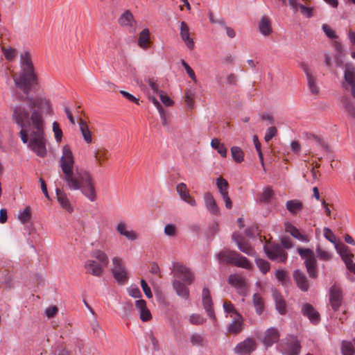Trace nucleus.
Returning a JSON list of instances; mask_svg holds the SVG:
<instances>
[{
    "label": "nucleus",
    "mask_w": 355,
    "mask_h": 355,
    "mask_svg": "<svg viewBox=\"0 0 355 355\" xmlns=\"http://www.w3.org/2000/svg\"><path fill=\"white\" fill-rule=\"evenodd\" d=\"M68 189L80 190L90 202L97 198L95 181L91 173L75 164L73 153L68 148Z\"/></svg>",
    "instance_id": "nucleus-1"
},
{
    "label": "nucleus",
    "mask_w": 355,
    "mask_h": 355,
    "mask_svg": "<svg viewBox=\"0 0 355 355\" xmlns=\"http://www.w3.org/2000/svg\"><path fill=\"white\" fill-rule=\"evenodd\" d=\"M17 99L27 102L25 105L28 109L29 120L32 122L35 130L31 132L32 139H38L44 137V121L42 114L45 111L46 114H53L51 103L49 100L42 97L24 98L20 93H16Z\"/></svg>",
    "instance_id": "nucleus-2"
},
{
    "label": "nucleus",
    "mask_w": 355,
    "mask_h": 355,
    "mask_svg": "<svg viewBox=\"0 0 355 355\" xmlns=\"http://www.w3.org/2000/svg\"><path fill=\"white\" fill-rule=\"evenodd\" d=\"M21 64L24 66L22 73L19 78H14L15 84L17 88L23 92L24 98L33 97L30 96L32 89H35L38 86V78L35 72L34 66L31 60V53L26 51L21 56Z\"/></svg>",
    "instance_id": "nucleus-3"
},
{
    "label": "nucleus",
    "mask_w": 355,
    "mask_h": 355,
    "mask_svg": "<svg viewBox=\"0 0 355 355\" xmlns=\"http://www.w3.org/2000/svg\"><path fill=\"white\" fill-rule=\"evenodd\" d=\"M91 257L92 259L87 260L84 264L86 272L93 276L101 277L109 263L107 255L101 250H95L92 252Z\"/></svg>",
    "instance_id": "nucleus-4"
},
{
    "label": "nucleus",
    "mask_w": 355,
    "mask_h": 355,
    "mask_svg": "<svg viewBox=\"0 0 355 355\" xmlns=\"http://www.w3.org/2000/svg\"><path fill=\"white\" fill-rule=\"evenodd\" d=\"M12 119L21 128L20 138L24 144H28V129L31 126L28 109L25 105H18L13 107Z\"/></svg>",
    "instance_id": "nucleus-5"
},
{
    "label": "nucleus",
    "mask_w": 355,
    "mask_h": 355,
    "mask_svg": "<svg viewBox=\"0 0 355 355\" xmlns=\"http://www.w3.org/2000/svg\"><path fill=\"white\" fill-rule=\"evenodd\" d=\"M217 259L220 263L233 264L237 267L250 269L252 264L249 260L236 251L223 250L217 254Z\"/></svg>",
    "instance_id": "nucleus-6"
},
{
    "label": "nucleus",
    "mask_w": 355,
    "mask_h": 355,
    "mask_svg": "<svg viewBox=\"0 0 355 355\" xmlns=\"http://www.w3.org/2000/svg\"><path fill=\"white\" fill-rule=\"evenodd\" d=\"M297 250L301 258L304 260V264L309 277L316 278L318 277L317 260L313 251L309 248H298Z\"/></svg>",
    "instance_id": "nucleus-7"
},
{
    "label": "nucleus",
    "mask_w": 355,
    "mask_h": 355,
    "mask_svg": "<svg viewBox=\"0 0 355 355\" xmlns=\"http://www.w3.org/2000/svg\"><path fill=\"white\" fill-rule=\"evenodd\" d=\"M268 257L275 261L284 263L287 260L288 254L278 243H267L263 247Z\"/></svg>",
    "instance_id": "nucleus-8"
},
{
    "label": "nucleus",
    "mask_w": 355,
    "mask_h": 355,
    "mask_svg": "<svg viewBox=\"0 0 355 355\" xmlns=\"http://www.w3.org/2000/svg\"><path fill=\"white\" fill-rule=\"evenodd\" d=\"M112 272L114 279L119 284H125L128 279V272L121 258L115 257L112 259Z\"/></svg>",
    "instance_id": "nucleus-9"
},
{
    "label": "nucleus",
    "mask_w": 355,
    "mask_h": 355,
    "mask_svg": "<svg viewBox=\"0 0 355 355\" xmlns=\"http://www.w3.org/2000/svg\"><path fill=\"white\" fill-rule=\"evenodd\" d=\"M172 272L174 277L181 279L186 284H191L194 280V275L186 266L175 263L173 266Z\"/></svg>",
    "instance_id": "nucleus-10"
},
{
    "label": "nucleus",
    "mask_w": 355,
    "mask_h": 355,
    "mask_svg": "<svg viewBox=\"0 0 355 355\" xmlns=\"http://www.w3.org/2000/svg\"><path fill=\"white\" fill-rule=\"evenodd\" d=\"M282 351L284 355H297L301 345L295 336H288L281 344Z\"/></svg>",
    "instance_id": "nucleus-11"
},
{
    "label": "nucleus",
    "mask_w": 355,
    "mask_h": 355,
    "mask_svg": "<svg viewBox=\"0 0 355 355\" xmlns=\"http://www.w3.org/2000/svg\"><path fill=\"white\" fill-rule=\"evenodd\" d=\"M343 300V290L340 286L334 284L329 289V301L334 311L339 310Z\"/></svg>",
    "instance_id": "nucleus-12"
},
{
    "label": "nucleus",
    "mask_w": 355,
    "mask_h": 355,
    "mask_svg": "<svg viewBox=\"0 0 355 355\" xmlns=\"http://www.w3.org/2000/svg\"><path fill=\"white\" fill-rule=\"evenodd\" d=\"M46 140L44 137L38 139H31L28 147L37 156L44 157L47 154L46 148Z\"/></svg>",
    "instance_id": "nucleus-13"
},
{
    "label": "nucleus",
    "mask_w": 355,
    "mask_h": 355,
    "mask_svg": "<svg viewBox=\"0 0 355 355\" xmlns=\"http://www.w3.org/2000/svg\"><path fill=\"white\" fill-rule=\"evenodd\" d=\"M345 82L343 87L345 89L350 88L351 94L355 98V67L347 65L344 71Z\"/></svg>",
    "instance_id": "nucleus-14"
},
{
    "label": "nucleus",
    "mask_w": 355,
    "mask_h": 355,
    "mask_svg": "<svg viewBox=\"0 0 355 355\" xmlns=\"http://www.w3.org/2000/svg\"><path fill=\"white\" fill-rule=\"evenodd\" d=\"M92 157L96 165L101 167L109 159L110 153L105 147L98 146L92 151Z\"/></svg>",
    "instance_id": "nucleus-15"
},
{
    "label": "nucleus",
    "mask_w": 355,
    "mask_h": 355,
    "mask_svg": "<svg viewBox=\"0 0 355 355\" xmlns=\"http://www.w3.org/2000/svg\"><path fill=\"white\" fill-rule=\"evenodd\" d=\"M257 347L255 340L253 338H247L239 343L234 348V352L239 355H247L253 352Z\"/></svg>",
    "instance_id": "nucleus-16"
},
{
    "label": "nucleus",
    "mask_w": 355,
    "mask_h": 355,
    "mask_svg": "<svg viewBox=\"0 0 355 355\" xmlns=\"http://www.w3.org/2000/svg\"><path fill=\"white\" fill-rule=\"evenodd\" d=\"M232 239L236 243L238 248L248 256H254L255 250L245 239L239 234L234 233Z\"/></svg>",
    "instance_id": "nucleus-17"
},
{
    "label": "nucleus",
    "mask_w": 355,
    "mask_h": 355,
    "mask_svg": "<svg viewBox=\"0 0 355 355\" xmlns=\"http://www.w3.org/2000/svg\"><path fill=\"white\" fill-rule=\"evenodd\" d=\"M203 198L207 210L213 215H219L220 209L213 195L210 192H206Z\"/></svg>",
    "instance_id": "nucleus-18"
},
{
    "label": "nucleus",
    "mask_w": 355,
    "mask_h": 355,
    "mask_svg": "<svg viewBox=\"0 0 355 355\" xmlns=\"http://www.w3.org/2000/svg\"><path fill=\"white\" fill-rule=\"evenodd\" d=\"M279 339V333L278 330L274 327H271L266 331L263 342L264 345L268 347L278 342Z\"/></svg>",
    "instance_id": "nucleus-19"
},
{
    "label": "nucleus",
    "mask_w": 355,
    "mask_h": 355,
    "mask_svg": "<svg viewBox=\"0 0 355 355\" xmlns=\"http://www.w3.org/2000/svg\"><path fill=\"white\" fill-rule=\"evenodd\" d=\"M180 37L185 43L186 46L189 49H193L194 42L192 38L190 37L189 28L185 21H181L180 23Z\"/></svg>",
    "instance_id": "nucleus-20"
},
{
    "label": "nucleus",
    "mask_w": 355,
    "mask_h": 355,
    "mask_svg": "<svg viewBox=\"0 0 355 355\" xmlns=\"http://www.w3.org/2000/svg\"><path fill=\"white\" fill-rule=\"evenodd\" d=\"M135 307L138 310L140 315V319L143 322L149 321L152 318L150 311L147 308L146 302L144 300H136Z\"/></svg>",
    "instance_id": "nucleus-21"
},
{
    "label": "nucleus",
    "mask_w": 355,
    "mask_h": 355,
    "mask_svg": "<svg viewBox=\"0 0 355 355\" xmlns=\"http://www.w3.org/2000/svg\"><path fill=\"white\" fill-rule=\"evenodd\" d=\"M176 190L182 200L191 206H196L195 199L190 196L187 185L184 183H180L176 187Z\"/></svg>",
    "instance_id": "nucleus-22"
},
{
    "label": "nucleus",
    "mask_w": 355,
    "mask_h": 355,
    "mask_svg": "<svg viewBox=\"0 0 355 355\" xmlns=\"http://www.w3.org/2000/svg\"><path fill=\"white\" fill-rule=\"evenodd\" d=\"M302 312L312 323L316 324L319 322L320 314L310 304H304L302 306Z\"/></svg>",
    "instance_id": "nucleus-23"
},
{
    "label": "nucleus",
    "mask_w": 355,
    "mask_h": 355,
    "mask_svg": "<svg viewBox=\"0 0 355 355\" xmlns=\"http://www.w3.org/2000/svg\"><path fill=\"white\" fill-rule=\"evenodd\" d=\"M202 303L208 315L211 318H214L215 315L213 310L212 300L209 291L207 288H204L202 290Z\"/></svg>",
    "instance_id": "nucleus-24"
},
{
    "label": "nucleus",
    "mask_w": 355,
    "mask_h": 355,
    "mask_svg": "<svg viewBox=\"0 0 355 355\" xmlns=\"http://www.w3.org/2000/svg\"><path fill=\"white\" fill-rule=\"evenodd\" d=\"M302 69L306 76L309 88L313 94L319 93V87L316 83V78L311 73L307 66L303 65Z\"/></svg>",
    "instance_id": "nucleus-25"
},
{
    "label": "nucleus",
    "mask_w": 355,
    "mask_h": 355,
    "mask_svg": "<svg viewBox=\"0 0 355 355\" xmlns=\"http://www.w3.org/2000/svg\"><path fill=\"white\" fill-rule=\"evenodd\" d=\"M173 287L177 295L185 300L189 297V289L186 286L185 283L182 282L180 279H174L173 282Z\"/></svg>",
    "instance_id": "nucleus-26"
},
{
    "label": "nucleus",
    "mask_w": 355,
    "mask_h": 355,
    "mask_svg": "<svg viewBox=\"0 0 355 355\" xmlns=\"http://www.w3.org/2000/svg\"><path fill=\"white\" fill-rule=\"evenodd\" d=\"M285 230L286 232L291 234V235H292L294 238L302 242L308 243L310 241V239L308 236L301 234L300 230L291 223L285 224Z\"/></svg>",
    "instance_id": "nucleus-27"
},
{
    "label": "nucleus",
    "mask_w": 355,
    "mask_h": 355,
    "mask_svg": "<svg viewBox=\"0 0 355 355\" xmlns=\"http://www.w3.org/2000/svg\"><path fill=\"white\" fill-rule=\"evenodd\" d=\"M293 278L295 280L297 286L303 291L309 289V282L306 275L299 270L294 271Z\"/></svg>",
    "instance_id": "nucleus-28"
},
{
    "label": "nucleus",
    "mask_w": 355,
    "mask_h": 355,
    "mask_svg": "<svg viewBox=\"0 0 355 355\" xmlns=\"http://www.w3.org/2000/svg\"><path fill=\"white\" fill-rule=\"evenodd\" d=\"M116 229L121 235L125 236L128 240L135 241L138 239L137 234L133 230H128L126 224L123 221L119 223Z\"/></svg>",
    "instance_id": "nucleus-29"
},
{
    "label": "nucleus",
    "mask_w": 355,
    "mask_h": 355,
    "mask_svg": "<svg viewBox=\"0 0 355 355\" xmlns=\"http://www.w3.org/2000/svg\"><path fill=\"white\" fill-rule=\"evenodd\" d=\"M258 26L260 33L264 36L270 35L272 31L271 20L267 16L261 17Z\"/></svg>",
    "instance_id": "nucleus-30"
},
{
    "label": "nucleus",
    "mask_w": 355,
    "mask_h": 355,
    "mask_svg": "<svg viewBox=\"0 0 355 355\" xmlns=\"http://www.w3.org/2000/svg\"><path fill=\"white\" fill-rule=\"evenodd\" d=\"M286 207L291 214L296 215L302 210L304 205L299 200H291L286 202Z\"/></svg>",
    "instance_id": "nucleus-31"
},
{
    "label": "nucleus",
    "mask_w": 355,
    "mask_h": 355,
    "mask_svg": "<svg viewBox=\"0 0 355 355\" xmlns=\"http://www.w3.org/2000/svg\"><path fill=\"white\" fill-rule=\"evenodd\" d=\"M60 187L57 182H55V194L58 202L60 204L61 207L67 209V194L64 190V185H61V182L58 183Z\"/></svg>",
    "instance_id": "nucleus-32"
},
{
    "label": "nucleus",
    "mask_w": 355,
    "mask_h": 355,
    "mask_svg": "<svg viewBox=\"0 0 355 355\" xmlns=\"http://www.w3.org/2000/svg\"><path fill=\"white\" fill-rule=\"evenodd\" d=\"M229 284L237 289H244L245 287V279L239 275H230L228 278Z\"/></svg>",
    "instance_id": "nucleus-33"
},
{
    "label": "nucleus",
    "mask_w": 355,
    "mask_h": 355,
    "mask_svg": "<svg viewBox=\"0 0 355 355\" xmlns=\"http://www.w3.org/2000/svg\"><path fill=\"white\" fill-rule=\"evenodd\" d=\"M138 45L143 49H146L150 46V31L148 28H144L139 34L138 38Z\"/></svg>",
    "instance_id": "nucleus-34"
},
{
    "label": "nucleus",
    "mask_w": 355,
    "mask_h": 355,
    "mask_svg": "<svg viewBox=\"0 0 355 355\" xmlns=\"http://www.w3.org/2000/svg\"><path fill=\"white\" fill-rule=\"evenodd\" d=\"M252 302L255 309L256 313L261 315L264 311V301L263 297L259 293L253 295Z\"/></svg>",
    "instance_id": "nucleus-35"
},
{
    "label": "nucleus",
    "mask_w": 355,
    "mask_h": 355,
    "mask_svg": "<svg viewBox=\"0 0 355 355\" xmlns=\"http://www.w3.org/2000/svg\"><path fill=\"white\" fill-rule=\"evenodd\" d=\"M79 130L83 135L85 141L87 144L92 143V132L85 121H80Z\"/></svg>",
    "instance_id": "nucleus-36"
},
{
    "label": "nucleus",
    "mask_w": 355,
    "mask_h": 355,
    "mask_svg": "<svg viewBox=\"0 0 355 355\" xmlns=\"http://www.w3.org/2000/svg\"><path fill=\"white\" fill-rule=\"evenodd\" d=\"M339 253L347 266L353 262L352 258L354 254L350 252L349 248L347 246L345 245H342L339 249Z\"/></svg>",
    "instance_id": "nucleus-37"
},
{
    "label": "nucleus",
    "mask_w": 355,
    "mask_h": 355,
    "mask_svg": "<svg viewBox=\"0 0 355 355\" xmlns=\"http://www.w3.org/2000/svg\"><path fill=\"white\" fill-rule=\"evenodd\" d=\"M306 137L307 139L311 140L315 144L320 145L327 152L329 151V146L327 142L324 141L320 136L315 135L312 133H306Z\"/></svg>",
    "instance_id": "nucleus-38"
},
{
    "label": "nucleus",
    "mask_w": 355,
    "mask_h": 355,
    "mask_svg": "<svg viewBox=\"0 0 355 355\" xmlns=\"http://www.w3.org/2000/svg\"><path fill=\"white\" fill-rule=\"evenodd\" d=\"M211 146L215 149L217 150L218 153L223 157H227V148L223 144H221L220 142V140L214 138L211 141Z\"/></svg>",
    "instance_id": "nucleus-39"
},
{
    "label": "nucleus",
    "mask_w": 355,
    "mask_h": 355,
    "mask_svg": "<svg viewBox=\"0 0 355 355\" xmlns=\"http://www.w3.org/2000/svg\"><path fill=\"white\" fill-rule=\"evenodd\" d=\"M119 23L121 26H132L134 23L133 15L130 11H125L119 18Z\"/></svg>",
    "instance_id": "nucleus-40"
},
{
    "label": "nucleus",
    "mask_w": 355,
    "mask_h": 355,
    "mask_svg": "<svg viewBox=\"0 0 355 355\" xmlns=\"http://www.w3.org/2000/svg\"><path fill=\"white\" fill-rule=\"evenodd\" d=\"M60 167L62 171L61 178L64 182H67V144L62 147V155L60 159Z\"/></svg>",
    "instance_id": "nucleus-41"
},
{
    "label": "nucleus",
    "mask_w": 355,
    "mask_h": 355,
    "mask_svg": "<svg viewBox=\"0 0 355 355\" xmlns=\"http://www.w3.org/2000/svg\"><path fill=\"white\" fill-rule=\"evenodd\" d=\"M216 185L221 196L228 194L229 184L227 181L222 177L216 179Z\"/></svg>",
    "instance_id": "nucleus-42"
},
{
    "label": "nucleus",
    "mask_w": 355,
    "mask_h": 355,
    "mask_svg": "<svg viewBox=\"0 0 355 355\" xmlns=\"http://www.w3.org/2000/svg\"><path fill=\"white\" fill-rule=\"evenodd\" d=\"M342 104L344 106L348 114L353 118H355V105L348 98H343L342 99Z\"/></svg>",
    "instance_id": "nucleus-43"
},
{
    "label": "nucleus",
    "mask_w": 355,
    "mask_h": 355,
    "mask_svg": "<svg viewBox=\"0 0 355 355\" xmlns=\"http://www.w3.org/2000/svg\"><path fill=\"white\" fill-rule=\"evenodd\" d=\"M242 329V320L241 317H234V321L229 325L228 331L232 334H238Z\"/></svg>",
    "instance_id": "nucleus-44"
},
{
    "label": "nucleus",
    "mask_w": 355,
    "mask_h": 355,
    "mask_svg": "<svg viewBox=\"0 0 355 355\" xmlns=\"http://www.w3.org/2000/svg\"><path fill=\"white\" fill-rule=\"evenodd\" d=\"M231 154L236 162L241 163L243 161L244 153L240 147L232 146L231 148Z\"/></svg>",
    "instance_id": "nucleus-45"
},
{
    "label": "nucleus",
    "mask_w": 355,
    "mask_h": 355,
    "mask_svg": "<svg viewBox=\"0 0 355 355\" xmlns=\"http://www.w3.org/2000/svg\"><path fill=\"white\" fill-rule=\"evenodd\" d=\"M275 301L276 309L280 314H284L286 313V302L283 297L279 295L275 296Z\"/></svg>",
    "instance_id": "nucleus-46"
},
{
    "label": "nucleus",
    "mask_w": 355,
    "mask_h": 355,
    "mask_svg": "<svg viewBox=\"0 0 355 355\" xmlns=\"http://www.w3.org/2000/svg\"><path fill=\"white\" fill-rule=\"evenodd\" d=\"M195 92L191 89H186L184 92V102L189 108L193 109L194 103Z\"/></svg>",
    "instance_id": "nucleus-47"
},
{
    "label": "nucleus",
    "mask_w": 355,
    "mask_h": 355,
    "mask_svg": "<svg viewBox=\"0 0 355 355\" xmlns=\"http://www.w3.org/2000/svg\"><path fill=\"white\" fill-rule=\"evenodd\" d=\"M31 209L29 206H27L19 213V218L23 224H26L31 220Z\"/></svg>",
    "instance_id": "nucleus-48"
},
{
    "label": "nucleus",
    "mask_w": 355,
    "mask_h": 355,
    "mask_svg": "<svg viewBox=\"0 0 355 355\" xmlns=\"http://www.w3.org/2000/svg\"><path fill=\"white\" fill-rule=\"evenodd\" d=\"M341 351L343 355H354L355 352L353 344L351 342L348 341L343 342Z\"/></svg>",
    "instance_id": "nucleus-49"
},
{
    "label": "nucleus",
    "mask_w": 355,
    "mask_h": 355,
    "mask_svg": "<svg viewBox=\"0 0 355 355\" xmlns=\"http://www.w3.org/2000/svg\"><path fill=\"white\" fill-rule=\"evenodd\" d=\"M223 307L225 309V311L229 314H230L231 317H237L241 318V315L238 313L236 310L235 309L234 305L230 302H225L223 304Z\"/></svg>",
    "instance_id": "nucleus-50"
},
{
    "label": "nucleus",
    "mask_w": 355,
    "mask_h": 355,
    "mask_svg": "<svg viewBox=\"0 0 355 355\" xmlns=\"http://www.w3.org/2000/svg\"><path fill=\"white\" fill-rule=\"evenodd\" d=\"M255 262L259 270L263 273H267L270 270V263L263 259L257 258Z\"/></svg>",
    "instance_id": "nucleus-51"
},
{
    "label": "nucleus",
    "mask_w": 355,
    "mask_h": 355,
    "mask_svg": "<svg viewBox=\"0 0 355 355\" xmlns=\"http://www.w3.org/2000/svg\"><path fill=\"white\" fill-rule=\"evenodd\" d=\"M273 196V191L270 187L266 188L261 193L259 200L263 202H268Z\"/></svg>",
    "instance_id": "nucleus-52"
},
{
    "label": "nucleus",
    "mask_w": 355,
    "mask_h": 355,
    "mask_svg": "<svg viewBox=\"0 0 355 355\" xmlns=\"http://www.w3.org/2000/svg\"><path fill=\"white\" fill-rule=\"evenodd\" d=\"M53 130L55 135V139L56 141H61L63 134L59 123L56 121L53 123Z\"/></svg>",
    "instance_id": "nucleus-53"
},
{
    "label": "nucleus",
    "mask_w": 355,
    "mask_h": 355,
    "mask_svg": "<svg viewBox=\"0 0 355 355\" xmlns=\"http://www.w3.org/2000/svg\"><path fill=\"white\" fill-rule=\"evenodd\" d=\"M68 119L70 121V123L75 126L76 124L80 127V121H85L80 116H79L78 113L76 114H73L72 113L68 111Z\"/></svg>",
    "instance_id": "nucleus-54"
},
{
    "label": "nucleus",
    "mask_w": 355,
    "mask_h": 355,
    "mask_svg": "<svg viewBox=\"0 0 355 355\" xmlns=\"http://www.w3.org/2000/svg\"><path fill=\"white\" fill-rule=\"evenodd\" d=\"M277 130L275 126L268 128L266 130V134L264 136L265 141L266 142H268L277 135Z\"/></svg>",
    "instance_id": "nucleus-55"
},
{
    "label": "nucleus",
    "mask_w": 355,
    "mask_h": 355,
    "mask_svg": "<svg viewBox=\"0 0 355 355\" xmlns=\"http://www.w3.org/2000/svg\"><path fill=\"white\" fill-rule=\"evenodd\" d=\"M3 55L6 60H12L16 56V51L15 49L9 47L8 49H3Z\"/></svg>",
    "instance_id": "nucleus-56"
},
{
    "label": "nucleus",
    "mask_w": 355,
    "mask_h": 355,
    "mask_svg": "<svg viewBox=\"0 0 355 355\" xmlns=\"http://www.w3.org/2000/svg\"><path fill=\"white\" fill-rule=\"evenodd\" d=\"M71 341L73 342L76 347L73 349V352L70 351V352H68V355H76L77 352H80L81 348L83 345V341L81 340L75 338H73V340Z\"/></svg>",
    "instance_id": "nucleus-57"
},
{
    "label": "nucleus",
    "mask_w": 355,
    "mask_h": 355,
    "mask_svg": "<svg viewBox=\"0 0 355 355\" xmlns=\"http://www.w3.org/2000/svg\"><path fill=\"white\" fill-rule=\"evenodd\" d=\"M181 62L189 76L196 83L197 79L194 71L184 60H182Z\"/></svg>",
    "instance_id": "nucleus-58"
},
{
    "label": "nucleus",
    "mask_w": 355,
    "mask_h": 355,
    "mask_svg": "<svg viewBox=\"0 0 355 355\" xmlns=\"http://www.w3.org/2000/svg\"><path fill=\"white\" fill-rule=\"evenodd\" d=\"M322 28L325 35L330 39H334L337 37L335 31L327 24H323Z\"/></svg>",
    "instance_id": "nucleus-59"
},
{
    "label": "nucleus",
    "mask_w": 355,
    "mask_h": 355,
    "mask_svg": "<svg viewBox=\"0 0 355 355\" xmlns=\"http://www.w3.org/2000/svg\"><path fill=\"white\" fill-rule=\"evenodd\" d=\"M58 312V308L53 305L50 306L45 310V315L48 318H52L56 315Z\"/></svg>",
    "instance_id": "nucleus-60"
},
{
    "label": "nucleus",
    "mask_w": 355,
    "mask_h": 355,
    "mask_svg": "<svg viewBox=\"0 0 355 355\" xmlns=\"http://www.w3.org/2000/svg\"><path fill=\"white\" fill-rule=\"evenodd\" d=\"M189 321L193 324L199 325L204 322V318L199 314H192L190 315Z\"/></svg>",
    "instance_id": "nucleus-61"
},
{
    "label": "nucleus",
    "mask_w": 355,
    "mask_h": 355,
    "mask_svg": "<svg viewBox=\"0 0 355 355\" xmlns=\"http://www.w3.org/2000/svg\"><path fill=\"white\" fill-rule=\"evenodd\" d=\"M316 252H317L318 257L321 260L327 261V260L330 259V258H331L330 253H329L328 252H327L325 250H323L320 248H318L316 249Z\"/></svg>",
    "instance_id": "nucleus-62"
},
{
    "label": "nucleus",
    "mask_w": 355,
    "mask_h": 355,
    "mask_svg": "<svg viewBox=\"0 0 355 355\" xmlns=\"http://www.w3.org/2000/svg\"><path fill=\"white\" fill-rule=\"evenodd\" d=\"M324 236L331 243H336V236L330 229L327 227L324 229Z\"/></svg>",
    "instance_id": "nucleus-63"
},
{
    "label": "nucleus",
    "mask_w": 355,
    "mask_h": 355,
    "mask_svg": "<svg viewBox=\"0 0 355 355\" xmlns=\"http://www.w3.org/2000/svg\"><path fill=\"white\" fill-rule=\"evenodd\" d=\"M203 340V337L198 334H193L191 337V342L193 345H202Z\"/></svg>",
    "instance_id": "nucleus-64"
}]
</instances>
